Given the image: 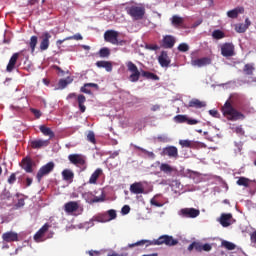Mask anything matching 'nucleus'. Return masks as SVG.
<instances>
[{"label": "nucleus", "mask_w": 256, "mask_h": 256, "mask_svg": "<svg viewBox=\"0 0 256 256\" xmlns=\"http://www.w3.org/2000/svg\"><path fill=\"white\" fill-rule=\"evenodd\" d=\"M179 243V240L174 239L173 236L169 235H162L156 240H140L136 243L129 244L128 247L130 249H133V247H139L146 245V247H149L151 245H166L167 247H175Z\"/></svg>", "instance_id": "f257e3e1"}, {"label": "nucleus", "mask_w": 256, "mask_h": 256, "mask_svg": "<svg viewBox=\"0 0 256 256\" xmlns=\"http://www.w3.org/2000/svg\"><path fill=\"white\" fill-rule=\"evenodd\" d=\"M222 114L228 121H243L245 119V114L233 107V104L229 100L222 106Z\"/></svg>", "instance_id": "f03ea898"}, {"label": "nucleus", "mask_w": 256, "mask_h": 256, "mask_svg": "<svg viewBox=\"0 0 256 256\" xmlns=\"http://www.w3.org/2000/svg\"><path fill=\"white\" fill-rule=\"evenodd\" d=\"M126 67L128 71H130L131 73L129 77L130 81L132 83H137V81H139L142 75V72L139 71V68H137V65H135V63H133L132 61L127 62Z\"/></svg>", "instance_id": "7ed1b4c3"}, {"label": "nucleus", "mask_w": 256, "mask_h": 256, "mask_svg": "<svg viewBox=\"0 0 256 256\" xmlns=\"http://www.w3.org/2000/svg\"><path fill=\"white\" fill-rule=\"evenodd\" d=\"M126 11L130 17L135 19L136 21L139 19H143L145 16V8L140 6H131L126 8Z\"/></svg>", "instance_id": "20e7f679"}, {"label": "nucleus", "mask_w": 256, "mask_h": 256, "mask_svg": "<svg viewBox=\"0 0 256 256\" xmlns=\"http://www.w3.org/2000/svg\"><path fill=\"white\" fill-rule=\"evenodd\" d=\"M53 169H55L54 162H48L46 165L42 166L36 174V179H37L38 183H40V181L45 176L49 175V173H52Z\"/></svg>", "instance_id": "39448f33"}, {"label": "nucleus", "mask_w": 256, "mask_h": 256, "mask_svg": "<svg viewBox=\"0 0 256 256\" xmlns=\"http://www.w3.org/2000/svg\"><path fill=\"white\" fill-rule=\"evenodd\" d=\"M68 160L76 167H85L87 163V158L81 154H70Z\"/></svg>", "instance_id": "423d86ee"}, {"label": "nucleus", "mask_w": 256, "mask_h": 256, "mask_svg": "<svg viewBox=\"0 0 256 256\" xmlns=\"http://www.w3.org/2000/svg\"><path fill=\"white\" fill-rule=\"evenodd\" d=\"M119 32L115 30H107L104 33V41L106 43H111L112 45H119Z\"/></svg>", "instance_id": "0eeeda50"}, {"label": "nucleus", "mask_w": 256, "mask_h": 256, "mask_svg": "<svg viewBox=\"0 0 256 256\" xmlns=\"http://www.w3.org/2000/svg\"><path fill=\"white\" fill-rule=\"evenodd\" d=\"M220 49L222 57H233L235 55V45L231 42L222 44Z\"/></svg>", "instance_id": "6e6552de"}, {"label": "nucleus", "mask_w": 256, "mask_h": 256, "mask_svg": "<svg viewBox=\"0 0 256 256\" xmlns=\"http://www.w3.org/2000/svg\"><path fill=\"white\" fill-rule=\"evenodd\" d=\"M180 215L186 219H195L201 215V211L196 208H184L180 210Z\"/></svg>", "instance_id": "1a4fd4ad"}, {"label": "nucleus", "mask_w": 256, "mask_h": 256, "mask_svg": "<svg viewBox=\"0 0 256 256\" xmlns=\"http://www.w3.org/2000/svg\"><path fill=\"white\" fill-rule=\"evenodd\" d=\"M49 39H51V33H49L48 31L43 32L40 36V45H39V50L40 51H47V49H49V45H50V41Z\"/></svg>", "instance_id": "9d476101"}, {"label": "nucleus", "mask_w": 256, "mask_h": 256, "mask_svg": "<svg viewBox=\"0 0 256 256\" xmlns=\"http://www.w3.org/2000/svg\"><path fill=\"white\" fill-rule=\"evenodd\" d=\"M113 219H117V211L111 209L108 210L107 214H102L99 216L97 221L100 223H107V221H113Z\"/></svg>", "instance_id": "9b49d317"}, {"label": "nucleus", "mask_w": 256, "mask_h": 256, "mask_svg": "<svg viewBox=\"0 0 256 256\" xmlns=\"http://www.w3.org/2000/svg\"><path fill=\"white\" fill-rule=\"evenodd\" d=\"M162 155H166L167 157L177 159L179 157V150L175 146H168L163 148Z\"/></svg>", "instance_id": "f8f14e48"}, {"label": "nucleus", "mask_w": 256, "mask_h": 256, "mask_svg": "<svg viewBox=\"0 0 256 256\" xmlns=\"http://www.w3.org/2000/svg\"><path fill=\"white\" fill-rule=\"evenodd\" d=\"M20 166L22 169H24L26 173H33V160L31 159V157L27 156L23 158Z\"/></svg>", "instance_id": "ddd939ff"}, {"label": "nucleus", "mask_w": 256, "mask_h": 256, "mask_svg": "<svg viewBox=\"0 0 256 256\" xmlns=\"http://www.w3.org/2000/svg\"><path fill=\"white\" fill-rule=\"evenodd\" d=\"M158 63L161 67H169L171 65V58H169V54L167 51H162L158 56Z\"/></svg>", "instance_id": "4468645a"}, {"label": "nucleus", "mask_w": 256, "mask_h": 256, "mask_svg": "<svg viewBox=\"0 0 256 256\" xmlns=\"http://www.w3.org/2000/svg\"><path fill=\"white\" fill-rule=\"evenodd\" d=\"M156 165H159L161 173H164V175L171 176L173 175L175 168L168 163H161L159 161L156 162Z\"/></svg>", "instance_id": "2eb2a0df"}, {"label": "nucleus", "mask_w": 256, "mask_h": 256, "mask_svg": "<svg viewBox=\"0 0 256 256\" xmlns=\"http://www.w3.org/2000/svg\"><path fill=\"white\" fill-rule=\"evenodd\" d=\"M51 142L48 140H43V139H36L32 140L30 142V146L32 149H43V147H49V144Z\"/></svg>", "instance_id": "dca6fc26"}, {"label": "nucleus", "mask_w": 256, "mask_h": 256, "mask_svg": "<svg viewBox=\"0 0 256 256\" xmlns=\"http://www.w3.org/2000/svg\"><path fill=\"white\" fill-rule=\"evenodd\" d=\"M176 40L171 35H166L162 39V47L164 49H173L175 47Z\"/></svg>", "instance_id": "f3484780"}, {"label": "nucleus", "mask_w": 256, "mask_h": 256, "mask_svg": "<svg viewBox=\"0 0 256 256\" xmlns=\"http://www.w3.org/2000/svg\"><path fill=\"white\" fill-rule=\"evenodd\" d=\"M2 239L6 243H13L15 241H19V234H17L16 232H13V231L5 232L2 235Z\"/></svg>", "instance_id": "a211bd4d"}, {"label": "nucleus", "mask_w": 256, "mask_h": 256, "mask_svg": "<svg viewBox=\"0 0 256 256\" xmlns=\"http://www.w3.org/2000/svg\"><path fill=\"white\" fill-rule=\"evenodd\" d=\"M130 192L134 195H141L145 193V187H143V183L135 182L130 185Z\"/></svg>", "instance_id": "6ab92c4d"}, {"label": "nucleus", "mask_w": 256, "mask_h": 256, "mask_svg": "<svg viewBox=\"0 0 256 256\" xmlns=\"http://www.w3.org/2000/svg\"><path fill=\"white\" fill-rule=\"evenodd\" d=\"M187 107L193 108V109H203V107H207V102L201 101L197 98H193L192 100L189 101Z\"/></svg>", "instance_id": "aec40b11"}, {"label": "nucleus", "mask_w": 256, "mask_h": 256, "mask_svg": "<svg viewBox=\"0 0 256 256\" xmlns=\"http://www.w3.org/2000/svg\"><path fill=\"white\" fill-rule=\"evenodd\" d=\"M96 67H98L99 69H105L107 73H111V71H113V63L111 61H105V60L97 61Z\"/></svg>", "instance_id": "412c9836"}, {"label": "nucleus", "mask_w": 256, "mask_h": 256, "mask_svg": "<svg viewBox=\"0 0 256 256\" xmlns=\"http://www.w3.org/2000/svg\"><path fill=\"white\" fill-rule=\"evenodd\" d=\"M192 65L194 67H205L206 65H211V58L203 57L192 60Z\"/></svg>", "instance_id": "4be33fe9"}, {"label": "nucleus", "mask_w": 256, "mask_h": 256, "mask_svg": "<svg viewBox=\"0 0 256 256\" xmlns=\"http://www.w3.org/2000/svg\"><path fill=\"white\" fill-rule=\"evenodd\" d=\"M79 210V203L76 201H70L64 204L65 213H75V211Z\"/></svg>", "instance_id": "5701e85b"}, {"label": "nucleus", "mask_w": 256, "mask_h": 256, "mask_svg": "<svg viewBox=\"0 0 256 256\" xmlns=\"http://www.w3.org/2000/svg\"><path fill=\"white\" fill-rule=\"evenodd\" d=\"M19 59V53H14L10 60H9V63L6 67V71L8 73H11L13 71V69H15V65H17V60Z\"/></svg>", "instance_id": "b1692460"}, {"label": "nucleus", "mask_w": 256, "mask_h": 256, "mask_svg": "<svg viewBox=\"0 0 256 256\" xmlns=\"http://www.w3.org/2000/svg\"><path fill=\"white\" fill-rule=\"evenodd\" d=\"M89 87H93L97 91H99V84L96 83H85L83 87L80 88L81 93H86V95H93V92H91V89Z\"/></svg>", "instance_id": "393cba45"}, {"label": "nucleus", "mask_w": 256, "mask_h": 256, "mask_svg": "<svg viewBox=\"0 0 256 256\" xmlns=\"http://www.w3.org/2000/svg\"><path fill=\"white\" fill-rule=\"evenodd\" d=\"M231 219H233V214H221L220 224L222 225V227H229L231 225Z\"/></svg>", "instance_id": "a878e982"}, {"label": "nucleus", "mask_w": 256, "mask_h": 256, "mask_svg": "<svg viewBox=\"0 0 256 256\" xmlns=\"http://www.w3.org/2000/svg\"><path fill=\"white\" fill-rule=\"evenodd\" d=\"M49 227H51L49 224H44L34 235V239L36 241H40L42 237L46 234L47 231H49Z\"/></svg>", "instance_id": "bb28decb"}, {"label": "nucleus", "mask_w": 256, "mask_h": 256, "mask_svg": "<svg viewBox=\"0 0 256 256\" xmlns=\"http://www.w3.org/2000/svg\"><path fill=\"white\" fill-rule=\"evenodd\" d=\"M242 71L244 75H246L247 77H253L255 73V64L254 63L245 64Z\"/></svg>", "instance_id": "cd10ccee"}, {"label": "nucleus", "mask_w": 256, "mask_h": 256, "mask_svg": "<svg viewBox=\"0 0 256 256\" xmlns=\"http://www.w3.org/2000/svg\"><path fill=\"white\" fill-rule=\"evenodd\" d=\"M241 13H245V8L237 7V8H234L233 10H229L227 12V17H229L230 19H237V17H239V14Z\"/></svg>", "instance_id": "c85d7f7f"}, {"label": "nucleus", "mask_w": 256, "mask_h": 256, "mask_svg": "<svg viewBox=\"0 0 256 256\" xmlns=\"http://www.w3.org/2000/svg\"><path fill=\"white\" fill-rule=\"evenodd\" d=\"M179 145H181V147H187L188 149H197V147H199V142L192 140H180Z\"/></svg>", "instance_id": "c756f323"}, {"label": "nucleus", "mask_w": 256, "mask_h": 256, "mask_svg": "<svg viewBox=\"0 0 256 256\" xmlns=\"http://www.w3.org/2000/svg\"><path fill=\"white\" fill-rule=\"evenodd\" d=\"M39 130L45 137H49V139H53L55 137V132L51 130V128L45 126V125H40Z\"/></svg>", "instance_id": "7c9ffc66"}, {"label": "nucleus", "mask_w": 256, "mask_h": 256, "mask_svg": "<svg viewBox=\"0 0 256 256\" xmlns=\"http://www.w3.org/2000/svg\"><path fill=\"white\" fill-rule=\"evenodd\" d=\"M103 175V169L98 168L94 171V173L90 176L89 183L90 185H95L97 183V179Z\"/></svg>", "instance_id": "2f4dec72"}, {"label": "nucleus", "mask_w": 256, "mask_h": 256, "mask_svg": "<svg viewBox=\"0 0 256 256\" xmlns=\"http://www.w3.org/2000/svg\"><path fill=\"white\" fill-rule=\"evenodd\" d=\"M62 177L64 181H69L70 183H73V179L75 178V173H73L72 170L64 169L62 171Z\"/></svg>", "instance_id": "473e14b6"}, {"label": "nucleus", "mask_w": 256, "mask_h": 256, "mask_svg": "<svg viewBox=\"0 0 256 256\" xmlns=\"http://www.w3.org/2000/svg\"><path fill=\"white\" fill-rule=\"evenodd\" d=\"M77 101H78L79 110L82 113H85V111H87V107L85 106V101H87V98L85 97V95L83 94L78 95Z\"/></svg>", "instance_id": "72a5a7b5"}, {"label": "nucleus", "mask_w": 256, "mask_h": 256, "mask_svg": "<svg viewBox=\"0 0 256 256\" xmlns=\"http://www.w3.org/2000/svg\"><path fill=\"white\" fill-rule=\"evenodd\" d=\"M236 183L239 185V187H249L252 181L246 177H239Z\"/></svg>", "instance_id": "f704fd0d"}, {"label": "nucleus", "mask_w": 256, "mask_h": 256, "mask_svg": "<svg viewBox=\"0 0 256 256\" xmlns=\"http://www.w3.org/2000/svg\"><path fill=\"white\" fill-rule=\"evenodd\" d=\"M73 83V78L72 77H67L66 79H60L58 82V87L59 89H65L67 85H71Z\"/></svg>", "instance_id": "c9c22d12"}, {"label": "nucleus", "mask_w": 256, "mask_h": 256, "mask_svg": "<svg viewBox=\"0 0 256 256\" xmlns=\"http://www.w3.org/2000/svg\"><path fill=\"white\" fill-rule=\"evenodd\" d=\"M185 20L178 15H174L171 18V23L174 27H181Z\"/></svg>", "instance_id": "e433bc0d"}, {"label": "nucleus", "mask_w": 256, "mask_h": 256, "mask_svg": "<svg viewBox=\"0 0 256 256\" xmlns=\"http://www.w3.org/2000/svg\"><path fill=\"white\" fill-rule=\"evenodd\" d=\"M142 77H145L146 79H151L152 81H159V77L157 74L142 70Z\"/></svg>", "instance_id": "4c0bfd02"}, {"label": "nucleus", "mask_w": 256, "mask_h": 256, "mask_svg": "<svg viewBox=\"0 0 256 256\" xmlns=\"http://www.w3.org/2000/svg\"><path fill=\"white\" fill-rule=\"evenodd\" d=\"M203 244L199 243V242H193L188 246V251H193V249H195V251H197L198 253H201V251H203Z\"/></svg>", "instance_id": "58836bf2"}, {"label": "nucleus", "mask_w": 256, "mask_h": 256, "mask_svg": "<svg viewBox=\"0 0 256 256\" xmlns=\"http://www.w3.org/2000/svg\"><path fill=\"white\" fill-rule=\"evenodd\" d=\"M39 41V38L37 36H31L30 41H29V47L31 49V53H35V49L37 47V43Z\"/></svg>", "instance_id": "ea45409f"}, {"label": "nucleus", "mask_w": 256, "mask_h": 256, "mask_svg": "<svg viewBox=\"0 0 256 256\" xmlns=\"http://www.w3.org/2000/svg\"><path fill=\"white\" fill-rule=\"evenodd\" d=\"M98 55L101 59H107V57L111 55V50L107 47H103L99 50Z\"/></svg>", "instance_id": "a19ab883"}, {"label": "nucleus", "mask_w": 256, "mask_h": 256, "mask_svg": "<svg viewBox=\"0 0 256 256\" xmlns=\"http://www.w3.org/2000/svg\"><path fill=\"white\" fill-rule=\"evenodd\" d=\"M212 37L213 39H225V32L221 31V30H214L212 32Z\"/></svg>", "instance_id": "79ce46f5"}, {"label": "nucleus", "mask_w": 256, "mask_h": 256, "mask_svg": "<svg viewBox=\"0 0 256 256\" xmlns=\"http://www.w3.org/2000/svg\"><path fill=\"white\" fill-rule=\"evenodd\" d=\"M222 247H225L228 251H233L235 250V244L233 242H229L227 240L222 241Z\"/></svg>", "instance_id": "37998d69"}, {"label": "nucleus", "mask_w": 256, "mask_h": 256, "mask_svg": "<svg viewBox=\"0 0 256 256\" xmlns=\"http://www.w3.org/2000/svg\"><path fill=\"white\" fill-rule=\"evenodd\" d=\"M73 39L75 41H83V36L80 33H77L73 36H68V37L64 38V41H72Z\"/></svg>", "instance_id": "c03bdc74"}, {"label": "nucleus", "mask_w": 256, "mask_h": 256, "mask_svg": "<svg viewBox=\"0 0 256 256\" xmlns=\"http://www.w3.org/2000/svg\"><path fill=\"white\" fill-rule=\"evenodd\" d=\"M174 121L175 123H187V115H176Z\"/></svg>", "instance_id": "a18cd8bd"}, {"label": "nucleus", "mask_w": 256, "mask_h": 256, "mask_svg": "<svg viewBox=\"0 0 256 256\" xmlns=\"http://www.w3.org/2000/svg\"><path fill=\"white\" fill-rule=\"evenodd\" d=\"M247 29H248L247 26H245V24H243V23L237 24L235 26V31L237 33H245V31H247Z\"/></svg>", "instance_id": "49530a36"}, {"label": "nucleus", "mask_w": 256, "mask_h": 256, "mask_svg": "<svg viewBox=\"0 0 256 256\" xmlns=\"http://www.w3.org/2000/svg\"><path fill=\"white\" fill-rule=\"evenodd\" d=\"M178 51H180V53H187V51H189V44H187V43L179 44Z\"/></svg>", "instance_id": "de8ad7c7"}, {"label": "nucleus", "mask_w": 256, "mask_h": 256, "mask_svg": "<svg viewBox=\"0 0 256 256\" xmlns=\"http://www.w3.org/2000/svg\"><path fill=\"white\" fill-rule=\"evenodd\" d=\"M87 141H89L90 143L95 144L96 140H95V133L93 131H90L87 135Z\"/></svg>", "instance_id": "09e8293b"}, {"label": "nucleus", "mask_w": 256, "mask_h": 256, "mask_svg": "<svg viewBox=\"0 0 256 256\" xmlns=\"http://www.w3.org/2000/svg\"><path fill=\"white\" fill-rule=\"evenodd\" d=\"M8 183L9 185H13L15 183V181H17V174L16 173H12L9 178H8Z\"/></svg>", "instance_id": "8fccbe9b"}, {"label": "nucleus", "mask_w": 256, "mask_h": 256, "mask_svg": "<svg viewBox=\"0 0 256 256\" xmlns=\"http://www.w3.org/2000/svg\"><path fill=\"white\" fill-rule=\"evenodd\" d=\"M31 113H33V115L36 117V119H40L41 118V110L35 109V108H31L30 109Z\"/></svg>", "instance_id": "3c124183"}, {"label": "nucleus", "mask_w": 256, "mask_h": 256, "mask_svg": "<svg viewBox=\"0 0 256 256\" xmlns=\"http://www.w3.org/2000/svg\"><path fill=\"white\" fill-rule=\"evenodd\" d=\"M146 49H149V51H159V45H157V44H147Z\"/></svg>", "instance_id": "603ef678"}, {"label": "nucleus", "mask_w": 256, "mask_h": 256, "mask_svg": "<svg viewBox=\"0 0 256 256\" xmlns=\"http://www.w3.org/2000/svg\"><path fill=\"white\" fill-rule=\"evenodd\" d=\"M2 199H11V192L5 189L1 194Z\"/></svg>", "instance_id": "864d4df0"}, {"label": "nucleus", "mask_w": 256, "mask_h": 256, "mask_svg": "<svg viewBox=\"0 0 256 256\" xmlns=\"http://www.w3.org/2000/svg\"><path fill=\"white\" fill-rule=\"evenodd\" d=\"M15 207L17 209H21V207H25V199L23 198L18 199V202L15 204Z\"/></svg>", "instance_id": "5fc2aeb1"}, {"label": "nucleus", "mask_w": 256, "mask_h": 256, "mask_svg": "<svg viewBox=\"0 0 256 256\" xmlns=\"http://www.w3.org/2000/svg\"><path fill=\"white\" fill-rule=\"evenodd\" d=\"M130 211H131V207H129V205H124L121 209L122 215H129Z\"/></svg>", "instance_id": "6e6d98bb"}, {"label": "nucleus", "mask_w": 256, "mask_h": 256, "mask_svg": "<svg viewBox=\"0 0 256 256\" xmlns=\"http://www.w3.org/2000/svg\"><path fill=\"white\" fill-rule=\"evenodd\" d=\"M186 123L187 125H197L199 120L187 117Z\"/></svg>", "instance_id": "4d7b16f0"}, {"label": "nucleus", "mask_w": 256, "mask_h": 256, "mask_svg": "<svg viewBox=\"0 0 256 256\" xmlns=\"http://www.w3.org/2000/svg\"><path fill=\"white\" fill-rule=\"evenodd\" d=\"M235 132L238 134V135H245V130H243V127L241 126H238L235 128Z\"/></svg>", "instance_id": "13d9d810"}, {"label": "nucleus", "mask_w": 256, "mask_h": 256, "mask_svg": "<svg viewBox=\"0 0 256 256\" xmlns=\"http://www.w3.org/2000/svg\"><path fill=\"white\" fill-rule=\"evenodd\" d=\"M150 203L154 205V207H163V204L157 202L155 199H151Z\"/></svg>", "instance_id": "bf43d9fd"}, {"label": "nucleus", "mask_w": 256, "mask_h": 256, "mask_svg": "<svg viewBox=\"0 0 256 256\" xmlns=\"http://www.w3.org/2000/svg\"><path fill=\"white\" fill-rule=\"evenodd\" d=\"M213 249L210 244L202 245V251H211Z\"/></svg>", "instance_id": "052dcab7"}, {"label": "nucleus", "mask_w": 256, "mask_h": 256, "mask_svg": "<svg viewBox=\"0 0 256 256\" xmlns=\"http://www.w3.org/2000/svg\"><path fill=\"white\" fill-rule=\"evenodd\" d=\"M209 114L212 117H219V112L217 110H209Z\"/></svg>", "instance_id": "680f3d73"}, {"label": "nucleus", "mask_w": 256, "mask_h": 256, "mask_svg": "<svg viewBox=\"0 0 256 256\" xmlns=\"http://www.w3.org/2000/svg\"><path fill=\"white\" fill-rule=\"evenodd\" d=\"M161 109V105L159 104H155L151 107V111L155 112V111H159Z\"/></svg>", "instance_id": "e2e57ef3"}, {"label": "nucleus", "mask_w": 256, "mask_h": 256, "mask_svg": "<svg viewBox=\"0 0 256 256\" xmlns=\"http://www.w3.org/2000/svg\"><path fill=\"white\" fill-rule=\"evenodd\" d=\"M32 184H33V178H26V186L31 187Z\"/></svg>", "instance_id": "0e129e2a"}, {"label": "nucleus", "mask_w": 256, "mask_h": 256, "mask_svg": "<svg viewBox=\"0 0 256 256\" xmlns=\"http://www.w3.org/2000/svg\"><path fill=\"white\" fill-rule=\"evenodd\" d=\"M250 239L252 243H256V230L251 234Z\"/></svg>", "instance_id": "69168bd1"}, {"label": "nucleus", "mask_w": 256, "mask_h": 256, "mask_svg": "<svg viewBox=\"0 0 256 256\" xmlns=\"http://www.w3.org/2000/svg\"><path fill=\"white\" fill-rule=\"evenodd\" d=\"M201 23H203V20H202V19L196 21V22L193 24V27H194V28H195V27H199V25H201Z\"/></svg>", "instance_id": "338daca9"}, {"label": "nucleus", "mask_w": 256, "mask_h": 256, "mask_svg": "<svg viewBox=\"0 0 256 256\" xmlns=\"http://www.w3.org/2000/svg\"><path fill=\"white\" fill-rule=\"evenodd\" d=\"M36 3H39V0H28V5H35Z\"/></svg>", "instance_id": "774afa93"}]
</instances>
